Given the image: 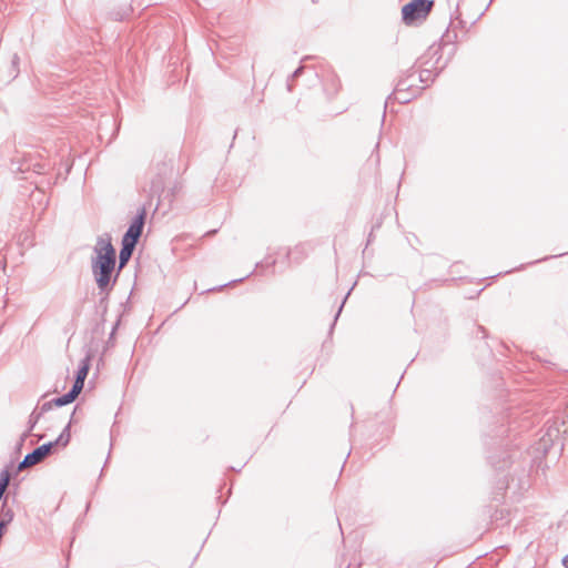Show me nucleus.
Here are the masks:
<instances>
[{
    "mask_svg": "<svg viewBox=\"0 0 568 568\" xmlns=\"http://www.w3.org/2000/svg\"><path fill=\"white\" fill-rule=\"evenodd\" d=\"M490 464L493 465V467H495L496 469H505L506 467H508L509 465V458H504L503 459V464L499 465V462H496L494 460L493 457H490Z\"/></svg>",
    "mask_w": 568,
    "mask_h": 568,
    "instance_id": "nucleus-20",
    "label": "nucleus"
},
{
    "mask_svg": "<svg viewBox=\"0 0 568 568\" xmlns=\"http://www.w3.org/2000/svg\"><path fill=\"white\" fill-rule=\"evenodd\" d=\"M562 566L568 568V555L562 558Z\"/></svg>",
    "mask_w": 568,
    "mask_h": 568,
    "instance_id": "nucleus-28",
    "label": "nucleus"
},
{
    "mask_svg": "<svg viewBox=\"0 0 568 568\" xmlns=\"http://www.w3.org/2000/svg\"><path fill=\"white\" fill-rule=\"evenodd\" d=\"M163 189H164V180L161 175H159L158 178L152 180L151 189H150L151 194H159L163 191Z\"/></svg>",
    "mask_w": 568,
    "mask_h": 568,
    "instance_id": "nucleus-17",
    "label": "nucleus"
},
{
    "mask_svg": "<svg viewBox=\"0 0 568 568\" xmlns=\"http://www.w3.org/2000/svg\"><path fill=\"white\" fill-rule=\"evenodd\" d=\"M80 393L78 390L71 388L68 393L63 394L62 396L55 397L52 399V403H54V406L61 407L65 406L68 404L73 403Z\"/></svg>",
    "mask_w": 568,
    "mask_h": 568,
    "instance_id": "nucleus-12",
    "label": "nucleus"
},
{
    "mask_svg": "<svg viewBox=\"0 0 568 568\" xmlns=\"http://www.w3.org/2000/svg\"><path fill=\"white\" fill-rule=\"evenodd\" d=\"M416 81H417L416 73L414 71L408 70L398 79L395 89L398 92H400V91L412 92L415 89H420V91H422L423 88L415 85Z\"/></svg>",
    "mask_w": 568,
    "mask_h": 568,
    "instance_id": "nucleus-6",
    "label": "nucleus"
},
{
    "mask_svg": "<svg viewBox=\"0 0 568 568\" xmlns=\"http://www.w3.org/2000/svg\"><path fill=\"white\" fill-rule=\"evenodd\" d=\"M19 74V57L17 53L12 54L7 65L6 73L2 77L3 82H11Z\"/></svg>",
    "mask_w": 568,
    "mask_h": 568,
    "instance_id": "nucleus-8",
    "label": "nucleus"
},
{
    "mask_svg": "<svg viewBox=\"0 0 568 568\" xmlns=\"http://www.w3.org/2000/svg\"><path fill=\"white\" fill-rule=\"evenodd\" d=\"M242 281H244V278L233 280V281H231L229 283H225V284H222L220 286L209 288V290L204 291L203 293L221 291V290H223L224 287H226L229 285L235 284V283H239V282H242Z\"/></svg>",
    "mask_w": 568,
    "mask_h": 568,
    "instance_id": "nucleus-19",
    "label": "nucleus"
},
{
    "mask_svg": "<svg viewBox=\"0 0 568 568\" xmlns=\"http://www.w3.org/2000/svg\"><path fill=\"white\" fill-rule=\"evenodd\" d=\"M134 248H135V246H132V245H129V244H125V243L121 242V250H120V254H119V261H116V263H118V274H120V272L129 263V261H130V258H131V256L133 254Z\"/></svg>",
    "mask_w": 568,
    "mask_h": 568,
    "instance_id": "nucleus-9",
    "label": "nucleus"
},
{
    "mask_svg": "<svg viewBox=\"0 0 568 568\" xmlns=\"http://www.w3.org/2000/svg\"><path fill=\"white\" fill-rule=\"evenodd\" d=\"M75 413V409L73 410L72 415H71V419L70 422L67 424V426L63 428V430L61 432V434L59 435V437L53 440L52 443H54V447L58 446V445H61V446H67L70 442V438H71V423H72V417Z\"/></svg>",
    "mask_w": 568,
    "mask_h": 568,
    "instance_id": "nucleus-14",
    "label": "nucleus"
},
{
    "mask_svg": "<svg viewBox=\"0 0 568 568\" xmlns=\"http://www.w3.org/2000/svg\"><path fill=\"white\" fill-rule=\"evenodd\" d=\"M145 217H146V210L143 206L138 212V214L135 215V217L133 219L131 224L129 225L126 232L124 233V235L122 237V241H121L122 243H125V244H129L132 246H136V244L142 235L143 226L145 223Z\"/></svg>",
    "mask_w": 568,
    "mask_h": 568,
    "instance_id": "nucleus-3",
    "label": "nucleus"
},
{
    "mask_svg": "<svg viewBox=\"0 0 568 568\" xmlns=\"http://www.w3.org/2000/svg\"><path fill=\"white\" fill-rule=\"evenodd\" d=\"M548 258H549V257H547V256H546V257H544V258L536 260L535 262H531L530 264L539 263V262H541V261H546V260H548Z\"/></svg>",
    "mask_w": 568,
    "mask_h": 568,
    "instance_id": "nucleus-29",
    "label": "nucleus"
},
{
    "mask_svg": "<svg viewBox=\"0 0 568 568\" xmlns=\"http://www.w3.org/2000/svg\"><path fill=\"white\" fill-rule=\"evenodd\" d=\"M119 324H120V320H118V321L115 322V324H114V326H113V328H112V332H111V334H110V338H111V337H113V335H114V333H115V331H116V328H118Z\"/></svg>",
    "mask_w": 568,
    "mask_h": 568,
    "instance_id": "nucleus-26",
    "label": "nucleus"
},
{
    "mask_svg": "<svg viewBox=\"0 0 568 568\" xmlns=\"http://www.w3.org/2000/svg\"><path fill=\"white\" fill-rule=\"evenodd\" d=\"M89 369H90V358H89V356H87L81 361V363L78 367L75 379H74V383L71 388L78 390V393H81V390L84 386V381L88 376Z\"/></svg>",
    "mask_w": 568,
    "mask_h": 568,
    "instance_id": "nucleus-7",
    "label": "nucleus"
},
{
    "mask_svg": "<svg viewBox=\"0 0 568 568\" xmlns=\"http://www.w3.org/2000/svg\"><path fill=\"white\" fill-rule=\"evenodd\" d=\"M91 271L100 293L108 296L119 277L116 251L108 233L97 237L91 257Z\"/></svg>",
    "mask_w": 568,
    "mask_h": 568,
    "instance_id": "nucleus-1",
    "label": "nucleus"
},
{
    "mask_svg": "<svg viewBox=\"0 0 568 568\" xmlns=\"http://www.w3.org/2000/svg\"><path fill=\"white\" fill-rule=\"evenodd\" d=\"M524 267H525V265L523 264V265L516 267L514 271H519V270H523Z\"/></svg>",
    "mask_w": 568,
    "mask_h": 568,
    "instance_id": "nucleus-32",
    "label": "nucleus"
},
{
    "mask_svg": "<svg viewBox=\"0 0 568 568\" xmlns=\"http://www.w3.org/2000/svg\"><path fill=\"white\" fill-rule=\"evenodd\" d=\"M14 513L11 508L8 507L7 499L3 500L1 505L0 513V525H2L3 529H7L9 524L13 520Z\"/></svg>",
    "mask_w": 568,
    "mask_h": 568,
    "instance_id": "nucleus-13",
    "label": "nucleus"
},
{
    "mask_svg": "<svg viewBox=\"0 0 568 568\" xmlns=\"http://www.w3.org/2000/svg\"><path fill=\"white\" fill-rule=\"evenodd\" d=\"M338 80L335 79L334 77L331 78V84H329V88L326 85L325 87V90L331 94V95H334L337 93L338 91Z\"/></svg>",
    "mask_w": 568,
    "mask_h": 568,
    "instance_id": "nucleus-18",
    "label": "nucleus"
},
{
    "mask_svg": "<svg viewBox=\"0 0 568 568\" xmlns=\"http://www.w3.org/2000/svg\"><path fill=\"white\" fill-rule=\"evenodd\" d=\"M30 169L29 164H21L17 168L18 171L24 172Z\"/></svg>",
    "mask_w": 568,
    "mask_h": 568,
    "instance_id": "nucleus-25",
    "label": "nucleus"
},
{
    "mask_svg": "<svg viewBox=\"0 0 568 568\" xmlns=\"http://www.w3.org/2000/svg\"><path fill=\"white\" fill-rule=\"evenodd\" d=\"M292 89H293V85H292V83L288 81V82H287V90L291 92V91H292Z\"/></svg>",
    "mask_w": 568,
    "mask_h": 568,
    "instance_id": "nucleus-31",
    "label": "nucleus"
},
{
    "mask_svg": "<svg viewBox=\"0 0 568 568\" xmlns=\"http://www.w3.org/2000/svg\"><path fill=\"white\" fill-rule=\"evenodd\" d=\"M420 93V89H415L414 91H396L394 89L393 93L388 97V99H394L398 101L399 103H408L410 102L415 97H417Z\"/></svg>",
    "mask_w": 568,
    "mask_h": 568,
    "instance_id": "nucleus-11",
    "label": "nucleus"
},
{
    "mask_svg": "<svg viewBox=\"0 0 568 568\" xmlns=\"http://www.w3.org/2000/svg\"><path fill=\"white\" fill-rule=\"evenodd\" d=\"M10 478H11V475L7 468L1 470V473H0V500L2 499L7 488L9 486Z\"/></svg>",
    "mask_w": 568,
    "mask_h": 568,
    "instance_id": "nucleus-16",
    "label": "nucleus"
},
{
    "mask_svg": "<svg viewBox=\"0 0 568 568\" xmlns=\"http://www.w3.org/2000/svg\"><path fill=\"white\" fill-rule=\"evenodd\" d=\"M433 69L428 68V67H422V70L419 72V75H418V82L420 83H427L429 81H434L435 77H437L439 74V71H437L436 73H433Z\"/></svg>",
    "mask_w": 568,
    "mask_h": 568,
    "instance_id": "nucleus-15",
    "label": "nucleus"
},
{
    "mask_svg": "<svg viewBox=\"0 0 568 568\" xmlns=\"http://www.w3.org/2000/svg\"><path fill=\"white\" fill-rule=\"evenodd\" d=\"M434 1L432 0H412L402 8V19L406 24H412L418 19H425L432 8Z\"/></svg>",
    "mask_w": 568,
    "mask_h": 568,
    "instance_id": "nucleus-2",
    "label": "nucleus"
},
{
    "mask_svg": "<svg viewBox=\"0 0 568 568\" xmlns=\"http://www.w3.org/2000/svg\"><path fill=\"white\" fill-rule=\"evenodd\" d=\"M349 294H351V291H348V292L346 293V295H345V297H344V300H343L342 304L339 305L338 311H337V313L335 314L334 322H333V324H332V326H331V329H333V328H334L335 323H336V321H337L338 316L341 315L342 310H343V307H344V305H345V302H346V300L348 298Z\"/></svg>",
    "mask_w": 568,
    "mask_h": 568,
    "instance_id": "nucleus-21",
    "label": "nucleus"
},
{
    "mask_svg": "<svg viewBox=\"0 0 568 568\" xmlns=\"http://www.w3.org/2000/svg\"><path fill=\"white\" fill-rule=\"evenodd\" d=\"M304 71V68L302 65H300L297 69H295V71L292 73L291 75V79L294 80V79H297L298 77L302 75Z\"/></svg>",
    "mask_w": 568,
    "mask_h": 568,
    "instance_id": "nucleus-23",
    "label": "nucleus"
},
{
    "mask_svg": "<svg viewBox=\"0 0 568 568\" xmlns=\"http://www.w3.org/2000/svg\"><path fill=\"white\" fill-rule=\"evenodd\" d=\"M54 406V403H52V399L49 400V402H45L43 403L38 409L39 413H41V415H43L44 413L49 412L52 407Z\"/></svg>",
    "mask_w": 568,
    "mask_h": 568,
    "instance_id": "nucleus-22",
    "label": "nucleus"
},
{
    "mask_svg": "<svg viewBox=\"0 0 568 568\" xmlns=\"http://www.w3.org/2000/svg\"><path fill=\"white\" fill-rule=\"evenodd\" d=\"M490 2H493V0H490Z\"/></svg>",
    "mask_w": 568,
    "mask_h": 568,
    "instance_id": "nucleus-33",
    "label": "nucleus"
},
{
    "mask_svg": "<svg viewBox=\"0 0 568 568\" xmlns=\"http://www.w3.org/2000/svg\"><path fill=\"white\" fill-rule=\"evenodd\" d=\"M54 443H45L41 446H38L31 453L24 456L22 462L19 463L18 469L37 465L38 463L42 462L45 457H48L52 453Z\"/></svg>",
    "mask_w": 568,
    "mask_h": 568,
    "instance_id": "nucleus-4",
    "label": "nucleus"
},
{
    "mask_svg": "<svg viewBox=\"0 0 568 568\" xmlns=\"http://www.w3.org/2000/svg\"><path fill=\"white\" fill-rule=\"evenodd\" d=\"M478 329H479L483 334H485V333H486V329H485V327H483V326H479V327H478ZM483 337H485V335H483Z\"/></svg>",
    "mask_w": 568,
    "mask_h": 568,
    "instance_id": "nucleus-30",
    "label": "nucleus"
},
{
    "mask_svg": "<svg viewBox=\"0 0 568 568\" xmlns=\"http://www.w3.org/2000/svg\"><path fill=\"white\" fill-rule=\"evenodd\" d=\"M374 229H375V227H373V229H372V231H371V233H369V235H368V239H367V245H369V244L372 243V241H373V232H374Z\"/></svg>",
    "mask_w": 568,
    "mask_h": 568,
    "instance_id": "nucleus-27",
    "label": "nucleus"
},
{
    "mask_svg": "<svg viewBox=\"0 0 568 568\" xmlns=\"http://www.w3.org/2000/svg\"><path fill=\"white\" fill-rule=\"evenodd\" d=\"M454 14H455V19H457V20H458V23H459L460 26H464V24H465V22H464V21L462 20V18H460L462 13H460V11H459V3H457V6H456V10H455V13H454Z\"/></svg>",
    "mask_w": 568,
    "mask_h": 568,
    "instance_id": "nucleus-24",
    "label": "nucleus"
},
{
    "mask_svg": "<svg viewBox=\"0 0 568 568\" xmlns=\"http://www.w3.org/2000/svg\"><path fill=\"white\" fill-rule=\"evenodd\" d=\"M442 60V45L440 44H432L426 52L418 59L420 67H428L433 70L442 71L447 61H445L442 65L439 62Z\"/></svg>",
    "mask_w": 568,
    "mask_h": 568,
    "instance_id": "nucleus-5",
    "label": "nucleus"
},
{
    "mask_svg": "<svg viewBox=\"0 0 568 568\" xmlns=\"http://www.w3.org/2000/svg\"><path fill=\"white\" fill-rule=\"evenodd\" d=\"M42 415L41 413L38 412V409H34L31 413L28 422V429L21 435L20 442L18 443V448H21L24 440L31 435V432L33 430V428L36 427Z\"/></svg>",
    "mask_w": 568,
    "mask_h": 568,
    "instance_id": "nucleus-10",
    "label": "nucleus"
}]
</instances>
